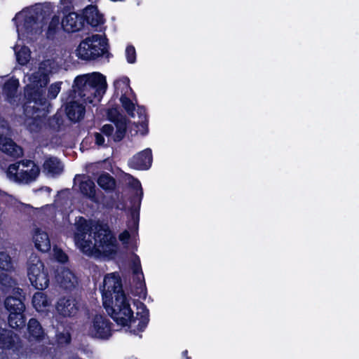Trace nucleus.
Returning a JSON list of instances; mask_svg holds the SVG:
<instances>
[{
    "mask_svg": "<svg viewBox=\"0 0 359 359\" xmlns=\"http://www.w3.org/2000/svg\"><path fill=\"white\" fill-rule=\"evenodd\" d=\"M76 232L74 241L83 252L91 253L93 248H102L108 255L116 253L117 241L109 227L107 224H97L93 232L94 245L91 238L86 239V236H91L93 226L83 217H79L75 224Z\"/></svg>",
    "mask_w": 359,
    "mask_h": 359,
    "instance_id": "nucleus-2",
    "label": "nucleus"
},
{
    "mask_svg": "<svg viewBox=\"0 0 359 359\" xmlns=\"http://www.w3.org/2000/svg\"><path fill=\"white\" fill-rule=\"evenodd\" d=\"M15 284V280L10 275L4 272L0 273V285L6 290L13 287Z\"/></svg>",
    "mask_w": 359,
    "mask_h": 359,
    "instance_id": "nucleus-37",
    "label": "nucleus"
},
{
    "mask_svg": "<svg viewBox=\"0 0 359 359\" xmlns=\"http://www.w3.org/2000/svg\"><path fill=\"white\" fill-rule=\"evenodd\" d=\"M15 345L13 332L0 327V348L10 350Z\"/></svg>",
    "mask_w": 359,
    "mask_h": 359,
    "instance_id": "nucleus-25",
    "label": "nucleus"
},
{
    "mask_svg": "<svg viewBox=\"0 0 359 359\" xmlns=\"http://www.w3.org/2000/svg\"><path fill=\"white\" fill-rule=\"evenodd\" d=\"M55 278L60 287L67 291H72L79 285L78 277L67 268H63L58 271Z\"/></svg>",
    "mask_w": 359,
    "mask_h": 359,
    "instance_id": "nucleus-14",
    "label": "nucleus"
},
{
    "mask_svg": "<svg viewBox=\"0 0 359 359\" xmlns=\"http://www.w3.org/2000/svg\"><path fill=\"white\" fill-rule=\"evenodd\" d=\"M130 238V233L127 230H124L123 232H121L118 238L119 240L123 243V244H128L129 242Z\"/></svg>",
    "mask_w": 359,
    "mask_h": 359,
    "instance_id": "nucleus-45",
    "label": "nucleus"
},
{
    "mask_svg": "<svg viewBox=\"0 0 359 359\" xmlns=\"http://www.w3.org/2000/svg\"><path fill=\"white\" fill-rule=\"evenodd\" d=\"M112 323L102 315H95L93 319L89 332L93 337L107 339L111 335Z\"/></svg>",
    "mask_w": 359,
    "mask_h": 359,
    "instance_id": "nucleus-9",
    "label": "nucleus"
},
{
    "mask_svg": "<svg viewBox=\"0 0 359 359\" xmlns=\"http://www.w3.org/2000/svg\"><path fill=\"white\" fill-rule=\"evenodd\" d=\"M27 276L32 286L37 290H43L49 285L48 269L36 255H31L28 259Z\"/></svg>",
    "mask_w": 359,
    "mask_h": 359,
    "instance_id": "nucleus-6",
    "label": "nucleus"
},
{
    "mask_svg": "<svg viewBox=\"0 0 359 359\" xmlns=\"http://www.w3.org/2000/svg\"><path fill=\"white\" fill-rule=\"evenodd\" d=\"M79 190L83 196L93 202L97 201L95 184L92 179L88 177L79 183Z\"/></svg>",
    "mask_w": 359,
    "mask_h": 359,
    "instance_id": "nucleus-22",
    "label": "nucleus"
},
{
    "mask_svg": "<svg viewBox=\"0 0 359 359\" xmlns=\"http://www.w3.org/2000/svg\"><path fill=\"white\" fill-rule=\"evenodd\" d=\"M74 83L78 86L90 88L94 93H104L107 86L105 76L100 72L77 76L74 79Z\"/></svg>",
    "mask_w": 359,
    "mask_h": 359,
    "instance_id": "nucleus-8",
    "label": "nucleus"
},
{
    "mask_svg": "<svg viewBox=\"0 0 359 359\" xmlns=\"http://www.w3.org/2000/svg\"><path fill=\"white\" fill-rule=\"evenodd\" d=\"M121 86H123V88L126 90L130 88V80L128 77H123L121 79L116 80L114 82V87L118 89Z\"/></svg>",
    "mask_w": 359,
    "mask_h": 359,
    "instance_id": "nucleus-43",
    "label": "nucleus"
},
{
    "mask_svg": "<svg viewBox=\"0 0 359 359\" xmlns=\"http://www.w3.org/2000/svg\"><path fill=\"white\" fill-rule=\"evenodd\" d=\"M25 300V295L20 287H13L12 294L4 300V306L9 313L8 323L13 329L20 330L26 325Z\"/></svg>",
    "mask_w": 359,
    "mask_h": 359,
    "instance_id": "nucleus-4",
    "label": "nucleus"
},
{
    "mask_svg": "<svg viewBox=\"0 0 359 359\" xmlns=\"http://www.w3.org/2000/svg\"><path fill=\"white\" fill-rule=\"evenodd\" d=\"M34 164H36V163H34V161H32V160H23V161H22V165L24 167H26V168L32 167V165H34Z\"/></svg>",
    "mask_w": 359,
    "mask_h": 359,
    "instance_id": "nucleus-47",
    "label": "nucleus"
},
{
    "mask_svg": "<svg viewBox=\"0 0 359 359\" xmlns=\"http://www.w3.org/2000/svg\"><path fill=\"white\" fill-rule=\"evenodd\" d=\"M33 238L35 248L38 250L42 252L50 250V241L46 232L41 231L40 229H36Z\"/></svg>",
    "mask_w": 359,
    "mask_h": 359,
    "instance_id": "nucleus-20",
    "label": "nucleus"
},
{
    "mask_svg": "<svg viewBox=\"0 0 359 359\" xmlns=\"http://www.w3.org/2000/svg\"><path fill=\"white\" fill-rule=\"evenodd\" d=\"M56 340L59 345H67L71 343L72 336L69 330L64 329L63 331H57Z\"/></svg>",
    "mask_w": 359,
    "mask_h": 359,
    "instance_id": "nucleus-35",
    "label": "nucleus"
},
{
    "mask_svg": "<svg viewBox=\"0 0 359 359\" xmlns=\"http://www.w3.org/2000/svg\"><path fill=\"white\" fill-rule=\"evenodd\" d=\"M94 136L95 144L98 146H103L105 141L103 135L100 133H95Z\"/></svg>",
    "mask_w": 359,
    "mask_h": 359,
    "instance_id": "nucleus-46",
    "label": "nucleus"
},
{
    "mask_svg": "<svg viewBox=\"0 0 359 359\" xmlns=\"http://www.w3.org/2000/svg\"><path fill=\"white\" fill-rule=\"evenodd\" d=\"M137 114L139 117L138 123L140 124V126L141 127L142 130H144L141 133H142V135H144L147 134L148 130H149V129H148L149 120H148V116H147V109H146L145 107L141 106V105H137Z\"/></svg>",
    "mask_w": 359,
    "mask_h": 359,
    "instance_id": "nucleus-27",
    "label": "nucleus"
},
{
    "mask_svg": "<svg viewBox=\"0 0 359 359\" xmlns=\"http://www.w3.org/2000/svg\"><path fill=\"white\" fill-rule=\"evenodd\" d=\"M102 305L113 320L121 327H126L129 323L139 322L135 329L131 330L134 334L144 331L149 322V311L147 306L139 302L137 317L130 304L129 299L123 290L122 280L118 273H112L104 276L102 290Z\"/></svg>",
    "mask_w": 359,
    "mask_h": 359,
    "instance_id": "nucleus-1",
    "label": "nucleus"
},
{
    "mask_svg": "<svg viewBox=\"0 0 359 359\" xmlns=\"http://www.w3.org/2000/svg\"><path fill=\"white\" fill-rule=\"evenodd\" d=\"M19 86V81L17 79H10L3 86V92L8 100L13 99L15 97Z\"/></svg>",
    "mask_w": 359,
    "mask_h": 359,
    "instance_id": "nucleus-26",
    "label": "nucleus"
},
{
    "mask_svg": "<svg viewBox=\"0 0 359 359\" xmlns=\"http://www.w3.org/2000/svg\"><path fill=\"white\" fill-rule=\"evenodd\" d=\"M107 117L108 119L114 123L116 121H118V120L123 118L122 116H120V114L116 108H109L107 110Z\"/></svg>",
    "mask_w": 359,
    "mask_h": 359,
    "instance_id": "nucleus-42",
    "label": "nucleus"
},
{
    "mask_svg": "<svg viewBox=\"0 0 359 359\" xmlns=\"http://www.w3.org/2000/svg\"><path fill=\"white\" fill-rule=\"evenodd\" d=\"M102 134L107 137L111 136L114 130V128L111 124H104L100 129Z\"/></svg>",
    "mask_w": 359,
    "mask_h": 359,
    "instance_id": "nucleus-44",
    "label": "nucleus"
},
{
    "mask_svg": "<svg viewBox=\"0 0 359 359\" xmlns=\"http://www.w3.org/2000/svg\"><path fill=\"white\" fill-rule=\"evenodd\" d=\"M0 150L9 156L13 158L19 157L22 150L20 147L11 138H4L0 140Z\"/></svg>",
    "mask_w": 359,
    "mask_h": 359,
    "instance_id": "nucleus-19",
    "label": "nucleus"
},
{
    "mask_svg": "<svg viewBox=\"0 0 359 359\" xmlns=\"http://www.w3.org/2000/svg\"><path fill=\"white\" fill-rule=\"evenodd\" d=\"M44 189L46 191H47L48 193H50L51 191V189L48 187H42L41 189Z\"/></svg>",
    "mask_w": 359,
    "mask_h": 359,
    "instance_id": "nucleus-50",
    "label": "nucleus"
},
{
    "mask_svg": "<svg viewBox=\"0 0 359 359\" xmlns=\"http://www.w3.org/2000/svg\"><path fill=\"white\" fill-rule=\"evenodd\" d=\"M55 258L56 261L61 264H66L69 261L68 255L60 248L55 249Z\"/></svg>",
    "mask_w": 359,
    "mask_h": 359,
    "instance_id": "nucleus-41",
    "label": "nucleus"
},
{
    "mask_svg": "<svg viewBox=\"0 0 359 359\" xmlns=\"http://www.w3.org/2000/svg\"><path fill=\"white\" fill-rule=\"evenodd\" d=\"M182 357L186 358V359H191V357L188 355V351L187 350L183 351L182 353Z\"/></svg>",
    "mask_w": 359,
    "mask_h": 359,
    "instance_id": "nucleus-48",
    "label": "nucleus"
},
{
    "mask_svg": "<svg viewBox=\"0 0 359 359\" xmlns=\"http://www.w3.org/2000/svg\"><path fill=\"white\" fill-rule=\"evenodd\" d=\"M0 359H8L6 354H4L3 352L0 353Z\"/></svg>",
    "mask_w": 359,
    "mask_h": 359,
    "instance_id": "nucleus-49",
    "label": "nucleus"
},
{
    "mask_svg": "<svg viewBox=\"0 0 359 359\" xmlns=\"http://www.w3.org/2000/svg\"><path fill=\"white\" fill-rule=\"evenodd\" d=\"M60 83H52L48 90V97L50 99H55L60 91Z\"/></svg>",
    "mask_w": 359,
    "mask_h": 359,
    "instance_id": "nucleus-40",
    "label": "nucleus"
},
{
    "mask_svg": "<svg viewBox=\"0 0 359 359\" xmlns=\"http://www.w3.org/2000/svg\"><path fill=\"white\" fill-rule=\"evenodd\" d=\"M38 17L33 14H26L23 18L21 31L27 37L32 38L38 33V29L36 27L38 23Z\"/></svg>",
    "mask_w": 359,
    "mask_h": 359,
    "instance_id": "nucleus-18",
    "label": "nucleus"
},
{
    "mask_svg": "<svg viewBox=\"0 0 359 359\" xmlns=\"http://www.w3.org/2000/svg\"><path fill=\"white\" fill-rule=\"evenodd\" d=\"M106 45L104 39L99 34H94L81 41L76 49V55L83 60H95L104 55L108 57L110 53Z\"/></svg>",
    "mask_w": 359,
    "mask_h": 359,
    "instance_id": "nucleus-5",
    "label": "nucleus"
},
{
    "mask_svg": "<svg viewBox=\"0 0 359 359\" xmlns=\"http://www.w3.org/2000/svg\"><path fill=\"white\" fill-rule=\"evenodd\" d=\"M116 131L113 140L116 142H121L125 137L127 130V123L126 118H121L115 122Z\"/></svg>",
    "mask_w": 359,
    "mask_h": 359,
    "instance_id": "nucleus-28",
    "label": "nucleus"
},
{
    "mask_svg": "<svg viewBox=\"0 0 359 359\" xmlns=\"http://www.w3.org/2000/svg\"><path fill=\"white\" fill-rule=\"evenodd\" d=\"M69 97L76 98L79 97L85 104H93L95 99L100 101L102 93L94 92L90 88L76 86L74 83L72 89L69 90Z\"/></svg>",
    "mask_w": 359,
    "mask_h": 359,
    "instance_id": "nucleus-15",
    "label": "nucleus"
},
{
    "mask_svg": "<svg viewBox=\"0 0 359 359\" xmlns=\"http://www.w3.org/2000/svg\"><path fill=\"white\" fill-rule=\"evenodd\" d=\"M40 173V169L36 164H34L29 170H22L20 172L22 181L25 182H31L34 181Z\"/></svg>",
    "mask_w": 359,
    "mask_h": 359,
    "instance_id": "nucleus-29",
    "label": "nucleus"
},
{
    "mask_svg": "<svg viewBox=\"0 0 359 359\" xmlns=\"http://www.w3.org/2000/svg\"><path fill=\"white\" fill-rule=\"evenodd\" d=\"M32 304L37 311L43 310L49 305L47 295L41 292H36L32 297Z\"/></svg>",
    "mask_w": 359,
    "mask_h": 359,
    "instance_id": "nucleus-30",
    "label": "nucleus"
},
{
    "mask_svg": "<svg viewBox=\"0 0 359 359\" xmlns=\"http://www.w3.org/2000/svg\"><path fill=\"white\" fill-rule=\"evenodd\" d=\"M152 163V151L149 148L134 155L128 161L130 168L139 170H148Z\"/></svg>",
    "mask_w": 359,
    "mask_h": 359,
    "instance_id": "nucleus-13",
    "label": "nucleus"
},
{
    "mask_svg": "<svg viewBox=\"0 0 359 359\" xmlns=\"http://www.w3.org/2000/svg\"><path fill=\"white\" fill-rule=\"evenodd\" d=\"M126 60L130 64H134L136 62V50L133 45H128L126 48Z\"/></svg>",
    "mask_w": 359,
    "mask_h": 359,
    "instance_id": "nucleus-39",
    "label": "nucleus"
},
{
    "mask_svg": "<svg viewBox=\"0 0 359 359\" xmlns=\"http://www.w3.org/2000/svg\"><path fill=\"white\" fill-rule=\"evenodd\" d=\"M132 271L134 275H136V285L135 292L136 295L142 299L147 297V287L144 278V274L142 270L140 257L137 255L134 254V259L132 262Z\"/></svg>",
    "mask_w": 359,
    "mask_h": 359,
    "instance_id": "nucleus-11",
    "label": "nucleus"
},
{
    "mask_svg": "<svg viewBox=\"0 0 359 359\" xmlns=\"http://www.w3.org/2000/svg\"><path fill=\"white\" fill-rule=\"evenodd\" d=\"M61 27L67 33L79 32L83 27L82 16L75 12L69 13L62 18Z\"/></svg>",
    "mask_w": 359,
    "mask_h": 359,
    "instance_id": "nucleus-16",
    "label": "nucleus"
},
{
    "mask_svg": "<svg viewBox=\"0 0 359 359\" xmlns=\"http://www.w3.org/2000/svg\"><path fill=\"white\" fill-rule=\"evenodd\" d=\"M31 51L27 46H23L18 52L16 53V58L18 64L26 65L30 60Z\"/></svg>",
    "mask_w": 359,
    "mask_h": 359,
    "instance_id": "nucleus-33",
    "label": "nucleus"
},
{
    "mask_svg": "<svg viewBox=\"0 0 359 359\" xmlns=\"http://www.w3.org/2000/svg\"><path fill=\"white\" fill-rule=\"evenodd\" d=\"M11 133V128L9 123L3 117H0V140L8 138Z\"/></svg>",
    "mask_w": 359,
    "mask_h": 359,
    "instance_id": "nucleus-36",
    "label": "nucleus"
},
{
    "mask_svg": "<svg viewBox=\"0 0 359 359\" xmlns=\"http://www.w3.org/2000/svg\"><path fill=\"white\" fill-rule=\"evenodd\" d=\"M24 95L23 113L26 116L27 128L31 133L38 132L41 129V119L49 113L50 103L45 97L43 87L37 84L27 85Z\"/></svg>",
    "mask_w": 359,
    "mask_h": 359,
    "instance_id": "nucleus-3",
    "label": "nucleus"
},
{
    "mask_svg": "<svg viewBox=\"0 0 359 359\" xmlns=\"http://www.w3.org/2000/svg\"><path fill=\"white\" fill-rule=\"evenodd\" d=\"M48 123L50 128L59 131L63 124V120L60 116L54 115L48 119Z\"/></svg>",
    "mask_w": 359,
    "mask_h": 359,
    "instance_id": "nucleus-38",
    "label": "nucleus"
},
{
    "mask_svg": "<svg viewBox=\"0 0 359 359\" xmlns=\"http://www.w3.org/2000/svg\"><path fill=\"white\" fill-rule=\"evenodd\" d=\"M128 186L137 192L129 198L130 207L129 208L132 222L128 224V227L130 231H137L140 222V210L141 202L143 197V190L142 184L139 180L130 176L128 182Z\"/></svg>",
    "mask_w": 359,
    "mask_h": 359,
    "instance_id": "nucleus-7",
    "label": "nucleus"
},
{
    "mask_svg": "<svg viewBox=\"0 0 359 359\" xmlns=\"http://www.w3.org/2000/svg\"><path fill=\"white\" fill-rule=\"evenodd\" d=\"M79 302L72 296L60 297L55 305L57 313L64 318L74 317L79 312Z\"/></svg>",
    "mask_w": 359,
    "mask_h": 359,
    "instance_id": "nucleus-10",
    "label": "nucleus"
},
{
    "mask_svg": "<svg viewBox=\"0 0 359 359\" xmlns=\"http://www.w3.org/2000/svg\"><path fill=\"white\" fill-rule=\"evenodd\" d=\"M89 1H91V2H93V0H89Z\"/></svg>",
    "mask_w": 359,
    "mask_h": 359,
    "instance_id": "nucleus-51",
    "label": "nucleus"
},
{
    "mask_svg": "<svg viewBox=\"0 0 359 359\" xmlns=\"http://www.w3.org/2000/svg\"><path fill=\"white\" fill-rule=\"evenodd\" d=\"M97 183L99 187L106 192L113 191L116 186V180L108 172H102L97 178Z\"/></svg>",
    "mask_w": 359,
    "mask_h": 359,
    "instance_id": "nucleus-23",
    "label": "nucleus"
},
{
    "mask_svg": "<svg viewBox=\"0 0 359 359\" xmlns=\"http://www.w3.org/2000/svg\"><path fill=\"white\" fill-rule=\"evenodd\" d=\"M43 168L48 173L53 175H60L63 171V166L60 160L56 157H50L47 158L43 163Z\"/></svg>",
    "mask_w": 359,
    "mask_h": 359,
    "instance_id": "nucleus-24",
    "label": "nucleus"
},
{
    "mask_svg": "<svg viewBox=\"0 0 359 359\" xmlns=\"http://www.w3.org/2000/svg\"><path fill=\"white\" fill-rule=\"evenodd\" d=\"M81 16L83 25L85 22H86L92 27H97L104 24L105 21L103 15L101 14L97 8L94 6L87 7Z\"/></svg>",
    "mask_w": 359,
    "mask_h": 359,
    "instance_id": "nucleus-17",
    "label": "nucleus"
},
{
    "mask_svg": "<svg viewBox=\"0 0 359 359\" xmlns=\"http://www.w3.org/2000/svg\"><path fill=\"white\" fill-rule=\"evenodd\" d=\"M13 269V265L10 255L5 252H0V270L8 272Z\"/></svg>",
    "mask_w": 359,
    "mask_h": 359,
    "instance_id": "nucleus-34",
    "label": "nucleus"
},
{
    "mask_svg": "<svg viewBox=\"0 0 359 359\" xmlns=\"http://www.w3.org/2000/svg\"><path fill=\"white\" fill-rule=\"evenodd\" d=\"M74 100L75 98L69 97V93L65 104V113L69 121L76 123L83 118L86 107L83 104Z\"/></svg>",
    "mask_w": 359,
    "mask_h": 359,
    "instance_id": "nucleus-12",
    "label": "nucleus"
},
{
    "mask_svg": "<svg viewBox=\"0 0 359 359\" xmlns=\"http://www.w3.org/2000/svg\"><path fill=\"white\" fill-rule=\"evenodd\" d=\"M120 102L128 115L132 118L135 117V104L128 96H126V93L121 94Z\"/></svg>",
    "mask_w": 359,
    "mask_h": 359,
    "instance_id": "nucleus-31",
    "label": "nucleus"
},
{
    "mask_svg": "<svg viewBox=\"0 0 359 359\" xmlns=\"http://www.w3.org/2000/svg\"><path fill=\"white\" fill-rule=\"evenodd\" d=\"M60 17L54 15L48 27V29L46 31V37L50 39H53L55 38L60 26Z\"/></svg>",
    "mask_w": 359,
    "mask_h": 359,
    "instance_id": "nucleus-32",
    "label": "nucleus"
},
{
    "mask_svg": "<svg viewBox=\"0 0 359 359\" xmlns=\"http://www.w3.org/2000/svg\"><path fill=\"white\" fill-rule=\"evenodd\" d=\"M27 331L30 338L36 341H41L45 337V331L39 321L32 318L27 323Z\"/></svg>",
    "mask_w": 359,
    "mask_h": 359,
    "instance_id": "nucleus-21",
    "label": "nucleus"
}]
</instances>
